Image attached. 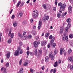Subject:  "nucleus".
I'll return each instance as SVG.
<instances>
[{"mask_svg":"<svg viewBox=\"0 0 73 73\" xmlns=\"http://www.w3.org/2000/svg\"><path fill=\"white\" fill-rule=\"evenodd\" d=\"M23 53V51L21 50V47L19 46L17 48V50L14 53L15 56H18L19 54H21Z\"/></svg>","mask_w":73,"mask_h":73,"instance_id":"obj_1","label":"nucleus"},{"mask_svg":"<svg viewBox=\"0 0 73 73\" xmlns=\"http://www.w3.org/2000/svg\"><path fill=\"white\" fill-rule=\"evenodd\" d=\"M38 11L36 10H34L33 12L32 16L33 17L36 19L38 17Z\"/></svg>","mask_w":73,"mask_h":73,"instance_id":"obj_2","label":"nucleus"},{"mask_svg":"<svg viewBox=\"0 0 73 73\" xmlns=\"http://www.w3.org/2000/svg\"><path fill=\"white\" fill-rule=\"evenodd\" d=\"M63 34H64L62 36V39L63 41H68V36H66V33L64 32Z\"/></svg>","mask_w":73,"mask_h":73,"instance_id":"obj_3","label":"nucleus"},{"mask_svg":"<svg viewBox=\"0 0 73 73\" xmlns=\"http://www.w3.org/2000/svg\"><path fill=\"white\" fill-rule=\"evenodd\" d=\"M58 5L60 7V8L62 11H64L65 9V6L64 4H62L61 2H60L58 4Z\"/></svg>","mask_w":73,"mask_h":73,"instance_id":"obj_4","label":"nucleus"},{"mask_svg":"<svg viewBox=\"0 0 73 73\" xmlns=\"http://www.w3.org/2000/svg\"><path fill=\"white\" fill-rule=\"evenodd\" d=\"M49 39H51L50 40V42L51 43V44L52 43H53L54 40H55V37H53L52 35H50L49 36Z\"/></svg>","mask_w":73,"mask_h":73,"instance_id":"obj_5","label":"nucleus"},{"mask_svg":"<svg viewBox=\"0 0 73 73\" xmlns=\"http://www.w3.org/2000/svg\"><path fill=\"white\" fill-rule=\"evenodd\" d=\"M38 52V54L37 55V57L38 58H39L41 56L42 53V50H39Z\"/></svg>","mask_w":73,"mask_h":73,"instance_id":"obj_6","label":"nucleus"},{"mask_svg":"<svg viewBox=\"0 0 73 73\" xmlns=\"http://www.w3.org/2000/svg\"><path fill=\"white\" fill-rule=\"evenodd\" d=\"M39 44H40L38 42L36 41H35L34 43V45L35 48H37Z\"/></svg>","mask_w":73,"mask_h":73,"instance_id":"obj_7","label":"nucleus"},{"mask_svg":"<svg viewBox=\"0 0 73 73\" xmlns=\"http://www.w3.org/2000/svg\"><path fill=\"white\" fill-rule=\"evenodd\" d=\"M47 44V41H44L43 42H41V46H45V45H46Z\"/></svg>","mask_w":73,"mask_h":73,"instance_id":"obj_8","label":"nucleus"},{"mask_svg":"<svg viewBox=\"0 0 73 73\" xmlns=\"http://www.w3.org/2000/svg\"><path fill=\"white\" fill-rule=\"evenodd\" d=\"M67 68L68 69L70 68L71 70H73V66L72 65L71 66V65H70V64H68Z\"/></svg>","mask_w":73,"mask_h":73,"instance_id":"obj_9","label":"nucleus"},{"mask_svg":"<svg viewBox=\"0 0 73 73\" xmlns=\"http://www.w3.org/2000/svg\"><path fill=\"white\" fill-rule=\"evenodd\" d=\"M41 24H42V22L41 20H40L39 21V25L38 26V29H40L41 27Z\"/></svg>","mask_w":73,"mask_h":73,"instance_id":"obj_10","label":"nucleus"},{"mask_svg":"<svg viewBox=\"0 0 73 73\" xmlns=\"http://www.w3.org/2000/svg\"><path fill=\"white\" fill-rule=\"evenodd\" d=\"M49 57L51 58V60H54V57L53 56L52 54H50L49 55Z\"/></svg>","mask_w":73,"mask_h":73,"instance_id":"obj_11","label":"nucleus"},{"mask_svg":"<svg viewBox=\"0 0 73 73\" xmlns=\"http://www.w3.org/2000/svg\"><path fill=\"white\" fill-rule=\"evenodd\" d=\"M34 54L35 55H37V49H35L33 50Z\"/></svg>","mask_w":73,"mask_h":73,"instance_id":"obj_12","label":"nucleus"},{"mask_svg":"<svg viewBox=\"0 0 73 73\" xmlns=\"http://www.w3.org/2000/svg\"><path fill=\"white\" fill-rule=\"evenodd\" d=\"M49 17L47 16H46L45 18H43V21H44V22H45L46 20H48L49 19Z\"/></svg>","mask_w":73,"mask_h":73,"instance_id":"obj_13","label":"nucleus"},{"mask_svg":"<svg viewBox=\"0 0 73 73\" xmlns=\"http://www.w3.org/2000/svg\"><path fill=\"white\" fill-rule=\"evenodd\" d=\"M68 61H70L71 62H73V57H70L68 59Z\"/></svg>","mask_w":73,"mask_h":73,"instance_id":"obj_14","label":"nucleus"},{"mask_svg":"<svg viewBox=\"0 0 73 73\" xmlns=\"http://www.w3.org/2000/svg\"><path fill=\"white\" fill-rule=\"evenodd\" d=\"M65 50H64V48H61L60 49V54L61 55L62 54V52H64Z\"/></svg>","mask_w":73,"mask_h":73,"instance_id":"obj_15","label":"nucleus"},{"mask_svg":"<svg viewBox=\"0 0 73 73\" xmlns=\"http://www.w3.org/2000/svg\"><path fill=\"white\" fill-rule=\"evenodd\" d=\"M68 12L70 13L72 12V6H70L68 7Z\"/></svg>","mask_w":73,"mask_h":73,"instance_id":"obj_16","label":"nucleus"},{"mask_svg":"<svg viewBox=\"0 0 73 73\" xmlns=\"http://www.w3.org/2000/svg\"><path fill=\"white\" fill-rule=\"evenodd\" d=\"M63 31L64 28H63V27H61L60 29L59 33H62L63 32Z\"/></svg>","mask_w":73,"mask_h":73,"instance_id":"obj_17","label":"nucleus"},{"mask_svg":"<svg viewBox=\"0 0 73 73\" xmlns=\"http://www.w3.org/2000/svg\"><path fill=\"white\" fill-rule=\"evenodd\" d=\"M11 54H10V52H8L6 54V57L7 58H9L10 57V55Z\"/></svg>","mask_w":73,"mask_h":73,"instance_id":"obj_18","label":"nucleus"},{"mask_svg":"<svg viewBox=\"0 0 73 73\" xmlns=\"http://www.w3.org/2000/svg\"><path fill=\"white\" fill-rule=\"evenodd\" d=\"M57 52H58V51L57 50V49L55 48L54 50V54H55V55H56L57 53Z\"/></svg>","mask_w":73,"mask_h":73,"instance_id":"obj_19","label":"nucleus"},{"mask_svg":"<svg viewBox=\"0 0 73 73\" xmlns=\"http://www.w3.org/2000/svg\"><path fill=\"white\" fill-rule=\"evenodd\" d=\"M31 33L33 35H36V31L35 30H33L31 32Z\"/></svg>","mask_w":73,"mask_h":73,"instance_id":"obj_20","label":"nucleus"},{"mask_svg":"<svg viewBox=\"0 0 73 73\" xmlns=\"http://www.w3.org/2000/svg\"><path fill=\"white\" fill-rule=\"evenodd\" d=\"M45 61L46 62H47L49 61V57L48 56H46L45 58Z\"/></svg>","mask_w":73,"mask_h":73,"instance_id":"obj_21","label":"nucleus"},{"mask_svg":"<svg viewBox=\"0 0 73 73\" xmlns=\"http://www.w3.org/2000/svg\"><path fill=\"white\" fill-rule=\"evenodd\" d=\"M72 49L70 48H69L68 51V54H70L71 53H72Z\"/></svg>","mask_w":73,"mask_h":73,"instance_id":"obj_22","label":"nucleus"},{"mask_svg":"<svg viewBox=\"0 0 73 73\" xmlns=\"http://www.w3.org/2000/svg\"><path fill=\"white\" fill-rule=\"evenodd\" d=\"M19 72L20 73H23L24 72V70L22 68H20L19 69Z\"/></svg>","mask_w":73,"mask_h":73,"instance_id":"obj_23","label":"nucleus"},{"mask_svg":"<svg viewBox=\"0 0 73 73\" xmlns=\"http://www.w3.org/2000/svg\"><path fill=\"white\" fill-rule=\"evenodd\" d=\"M13 25L14 27H16L17 25V22L16 21H15L13 23Z\"/></svg>","mask_w":73,"mask_h":73,"instance_id":"obj_24","label":"nucleus"},{"mask_svg":"<svg viewBox=\"0 0 73 73\" xmlns=\"http://www.w3.org/2000/svg\"><path fill=\"white\" fill-rule=\"evenodd\" d=\"M52 48H55V47L56 46V43H53V44H52Z\"/></svg>","mask_w":73,"mask_h":73,"instance_id":"obj_25","label":"nucleus"},{"mask_svg":"<svg viewBox=\"0 0 73 73\" xmlns=\"http://www.w3.org/2000/svg\"><path fill=\"white\" fill-rule=\"evenodd\" d=\"M32 37L31 35H29L27 37V38H28V39H30V38H32Z\"/></svg>","mask_w":73,"mask_h":73,"instance_id":"obj_26","label":"nucleus"},{"mask_svg":"<svg viewBox=\"0 0 73 73\" xmlns=\"http://www.w3.org/2000/svg\"><path fill=\"white\" fill-rule=\"evenodd\" d=\"M27 38V36H24V35H23L22 36V38L23 40H26V38Z\"/></svg>","mask_w":73,"mask_h":73,"instance_id":"obj_27","label":"nucleus"},{"mask_svg":"<svg viewBox=\"0 0 73 73\" xmlns=\"http://www.w3.org/2000/svg\"><path fill=\"white\" fill-rule=\"evenodd\" d=\"M57 65H58V64H57V62L56 61L54 64V67H57Z\"/></svg>","mask_w":73,"mask_h":73,"instance_id":"obj_28","label":"nucleus"},{"mask_svg":"<svg viewBox=\"0 0 73 73\" xmlns=\"http://www.w3.org/2000/svg\"><path fill=\"white\" fill-rule=\"evenodd\" d=\"M21 3V1H19V2L17 3V5L16 7H19V6L20 5V4Z\"/></svg>","mask_w":73,"mask_h":73,"instance_id":"obj_29","label":"nucleus"},{"mask_svg":"<svg viewBox=\"0 0 73 73\" xmlns=\"http://www.w3.org/2000/svg\"><path fill=\"white\" fill-rule=\"evenodd\" d=\"M69 37L70 38H73V35L72 34H70L69 35Z\"/></svg>","mask_w":73,"mask_h":73,"instance_id":"obj_30","label":"nucleus"},{"mask_svg":"<svg viewBox=\"0 0 73 73\" xmlns=\"http://www.w3.org/2000/svg\"><path fill=\"white\" fill-rule=\"evenodd\" d=\"M70 27H71V24L70 23H68L67 25V27H68V28H69Z\"/></svg>","mask_w":73,"mask_h":73,"instance_id":"obj_31","label":"nucleus"},{"mask_svg":"<svg viewBox=\"0 0 73 73\" xmlns=\"http://www.w3.org/2000/svg\"><path fill=\"white\" fill-rule=\"evenodd\" d=\"M11 33H12V30L11 29L10 30V31L9 32V33L8 34V36H9L10 35H11Z\"/></svg>","mask_w":73,"mask_h":73,"instance_id":"obj_32","label":"nucleus"},{"mask_svg":"<svg viewBox=\"0 0 73 73\" xmlns=\"http://www.w3.org/2000/svg\"><path fill=\"white\" fill-rule=\"evenodd\" d=\"M11 42H12L11 39H9L7 41L8 44H11Z\"/></svg>","mask_w":73,"mask_h":73,"instance_id":"obj_33","label":"nucleus"},{"mask_svg":"<svg viewBox=\"0 0 73 73\" xmlns=\"http://www.w3.org/2000/svg\"><path fill=\"white\" fill-rule=\"evenodd\" d=\"M66 21L67 23H70L71 21V19L70 18H68Z\"/></svg>","mask_w":73,"mask_h":73,"instance_id":"obj_34","label":"nucleus"},{"mask_svg":"<svg viewBox=\"0 0 73 73\" xmlns=\"http://www.w3.org/2000/svg\"><path fill=\"white\" fill-rule=\"evenodd\" d=\"M30 71L31 73H33L34 72V70H33L32 68H30Z\"/></svg>","mask_w":73,"mask_h":73,"instance_id":"obj_35","label":"nucleus"},{"mask_svg":"<svg viewBox=\"0 0 73 73\" xmlns=\"http://www.w3.org/2000/svg\"><path fill=\"white\" fill-rule=\"evenodd\" d=\"M14 35V34L12 33L10 35V37L11 38H13V36Z\"/></svg>","mask_w":73,"mask_h":73,"instance_id":"obj_36","label":"nucleus"},{"mask_svg":"<svg viewBox=\"0 0 73 73\" xmlns=\"http://www.w3.org/2000/svg\"><path fill=\"white\" fill-rule=\"evenodd\" d=\"M68 28H69L67 27L64 29L66 32H68Z\"/></svg>","mask_w":73,"mask_h":73,"instance_id":"obj_37","label":"nucleus"},{"mask_svg":"<svg viewBox=\"0 0 73 73\" xmlns=\"http://www.w3.org/2000/svg\"><path fill=\"white\" fill-rule=\"evenodd\" d=\"M45 37H48L49 36V33H48L45 34Z\"/></svg>","mask_w":73,"mask_h":73,"instance_id":"obj_38","label":"nucleus"},{"mask_svg":"<svg viewBox=\"0 0 73 73\" xmlns=\"http://www.w3.org/2000/svg\"><path fill=\"white\" fill-rule=\"evenodd\" d=\"M43 7L44 8V9H46V5L44 4H43Z\"/></svg>","mask_w":73,"mask_h":73,"instance_id":"obj_39","label":"nucleus"},{"mask_svg":"<svg viewBox=\"0 0 73 73\" xmlns=\"http://www.w3.org/2000/svg\"><path fill=\"white\" fill-rule=\"evenodd\" d=\"M28 62H25L23 64V66H27L28 65Z\"/></svg>","mask_w":73,"mask_h":73,"instance_id":"obj_40","label":"nucleus"},{"mask_svg":"<svg viewBox=\"0 0 73 73\" xmlns=\"http://www.w3.org/2000/svg\"><path fill=\"white\" fill-rule=\"evenodd\" d=\"M57 16L58 18H60L61 16V14L60 13H58L57 14Z\"/></svg>","mask_w":73,"mask_h":73,"instance_id":"obj_41","label":"nucleus"},{"mask_svg":"<svg viewBox=\"0 0 73 73\" xmlns=\"http://www.w3.org/2000/svg\"><path fill=\"white\" fill-rule=\"evenodd\" d=\"M2 36V33H0V42L1 41V37Z\"/></svg>","mask_w":73,"mask_h":73,"instance_id":"obj_42","label":"nucleus"},{"mask_svg":"<svg viewBox=\"0 0 73 73\" xmlns=\"http://www.w3.org/2000/svg\"><path fill=\"white\" fill-rule=\"evenodd\" d=\"M9 65V63L8 62H7L5 66L6 67H8Z\"/></svg>","mask_w":73,"mask_h":73,"instance_id":"obj_43","label":"nucleus"},{"mask_svg":"<svg viewBox=\"0 0 73 73\" xmlns=\"http://www.w3.org/2000/svg\"><path fill=\"white\" fill-rule=\"evenodd\" d=\"M2 73H7V70L6 68H5L4 69V70L3 71Z\"/></svg>","mask_w":73,"mask_h":73,"instance_id":"obj_44","label":"nucleus"},{"mask_svg":"<svg viewBox=\"0 0 73 73\" xmlns=\"http://www.w3.org/2000/svg\"><path fill=\"white\" fill-rule=\"evenodd\" d=\"M42 70H44V69H45V66H43L41 67V68Z\"/></svg>","mask_w":73,"mask_h":73,"instance_id":"obj_45","label":"nucleus"},{"mask_svg":"<svg viewBox=\"0 0 73 73\" xmlns=\"http://www.w3.org/2000/svg\"><path fill=\"white\" fill-rule=\"evenodd\" d=\"M66 14H67V12H66L64 14L62 15V17H64L65 16V15H66Z\"/></svg>","mask_w":73,"mask_h":73,"instance_id":"obj_46","label":"nucleus"},{"mask_svg":"<svg viewBox=\"0 0 73 73\" xmlns=\"http://www.w3.org/2000/svg\"><path fill=\"white\" fill-rule=\"evenodd\" d=\"M21 63H22V59H21L19 61V65H21Z\"/></svg>","mask_w":73,"mask_h":73,"instance_id":"obj_47","label":"nucleus"},{"mask_svg":"<svg viewBox=\"0 0 73 73\" xmlns=\"http://www.w3.org/2000/svg\"><path fill=\"white\" fill-rule=\"evenodd\" d=\"M19 15L20 17H21V16H22V15H23V13H22L21 12H20L19 13Z\"/></svg>","mask_w":73,"mask_h":73,"instance_id":"obj_48","label":"nucleus"},{"mask_svg":"<svg viewBox=\"0 0 73 73\" xmlns=\"http://www.w3.org/2000/svg\"><path fill=\"white\" fill-rule=\"evenodd\" d=\"M12 19H15V15H12L11 17Z\"/></svg>","mask_w":73,"mask_h":73,"instance_id":"obj_49","label":"nucleus"},{"mask_svg":"<svg viewBox=\"0 0 73 73\" xmlns=\"http://www.w3.org/2000/svg\"><path fill=\"white\" fill-rule=\"evenodd\" d=\"M18 36H19V37H20L21 36V35L20 34V33H18Z\"/></svg>","mask_w":73,"mask_h":73,"instance_id":"obj_50","label":"nucleus"},{"mask_svg":"<svg viewBox=\"0 0 73 73\" xmlns=\"http://www.w3.org/2000/svg\"><path fill=\"white\" fill-rule=\"evenodd\" d=\"M19 45L20 46H22L23 45V43L21 42H19Z\"/></svg>","mask_w":73,"mask_h":73,"instance_id":"obj_51","label":"nucleus"},{"mask_svg":"<svg viewBox=\"0 0 73 73\" xmlns=\"http://www.w3.org/2000/svg\"><path fill=\"white\" fill-rule=\"evenodd\" d=\"M26 33H27V31H23V36H24V35H25V34Z\"/></svg>","mask_w":73,"mask_h":73,"instance_id":"obj_52","label":"nucleus"},{"mask_svg":"<svg viewBox=\"0 0 73 73\" xmlns=\"http://www.w3.org/2000/svg\"><path fill=\"white\" fill-rule=\"evenodd\" d=\"M4 69H6V68H4V67H2L1 68V71H3V70H4Z\"/></svg>","mask_w":73,"mask_h":73,"instance_id":"obj_53","label":"nucleus"},{"mask_svg":"<svg viewBox=\"0 0 73 73\" xmlns=\"http://www.w3.org/2000/svg\"><path fill=\"white\" fill-rule=\"evenodd\" d=\"M27 23V22L25 21H24L22 22V24H26Z\"/></svg>","mask_w":73,"mask_h":73,"instance_id":"obj_54","label":"nucleus"},{"mask_svg":"<svg viewBox=\"0 0 73 73\" xmlns=\"http://www.w3.org/2000/svg\"><path fill=\"white\" fill-rule=\"evenodd\" d=\"M61 63V60H59L58 61V63L59 64H60Z\"/></svg>","mask_w":73,"mask_h":73,"instance_id":"obj_55","label":"nucleus"},{"mask_svg":"<svg viewBox=\"0 0 73 73\" xmlns=\"http://www.w3.org/2000/svg\"><path fill=\"white\" fill-rule=\"evenodd\" d=\"M50 44H48L47 45L48 48H50Z\"/></svg>","mask_w":73,"mask_h":73,"instance_id":"obj_56","label":"nucleus"},{"mask_svg":"<svg viewBox=\"0 0 73 73\" xmlns=\"http://www.w3.org/2000/svg\"><path fill=\"white\" fill-rule=\"evenodd\" d=\"M26 53L27 56H29V51H27V52Z\"/></svg>","mask_w":73,"mask_h":73,"instance_id":"obj_57","label":"nucleus"},{"mask_svg":"<svg viewBox=\"0 0 73 73\" xmlns=\"http://www.w3.org/2000/svg\"><path fill=\"white\" fill-rule=\"evenodd\" d=\"M30 21L31 23H33V19H31Z\"/></svg>","mask_w":73,"mask_h":73,"instance_id":"obj_58","label":"nucleus"},{"mask_svg":"<svg viewBox=\"0 0 73 73\" xmlns=\"http://www.w3.org/2000/svg\"><path fill=\"white\" fill-rule=\"evenodd\" d=\"M4 62V59H2L1 60V63H2Z\"/></svg>","mask_w":73,"mask_h":73,"instance_id":"obj_59","label":"nucleus"},{"mask_svg":"<svg viewBox=\"0 0 73 73\" xmlns=\"http://www.w3.org/2000/svg\"><path fill=\"white\" fill-rule=\"evenodd\" d=\"M71 3H73V0H69Z\"/></svg>","mask_w":73,"mask_h":73,"instance_id":"obj_60","label":"nucleus"},{"mask_svg":"<svg viewBox=\"0 0 73 73\" xmlns=\"http://www.w3.org/2000/svg\"><path fill=\"white\" fill-rule=\"evenodd\" d=\"M56 69H54V70H53V73H56Z\"/></svg>","mask_w":73,"mask_h":73,"instance_id":"obj_61","label":"nucleus"},{"mask_svg":"<svg viewBox=\"0 0 73 73\" xmlns=\"http://www.w3.org/2000/svg\"><path fill=\"white\" fill-rule=\"evenodd\" d=\"M33 29H36V25H34L33 26Z\"/></svg>","mask_w":73,"mask_h":73,"instance_id":"obj_62","label":"nucleus"},{"mask_svg":"<svg viewBox=\"0 0 73 73\" xmlns=\"http://www.w3.org/2000/svg\"><path fill=\"white\" fill-rule=\"evenodd\" d=\"M59 12L60 13H62V10L60 9L59 10Z\"/></svg>","mask_w":73,"mask_h":73,"instance_id":"obj_63","label":"nucleus"},{"mask_svg":"<svg viewBox=\"0 0 73 73\" xmlns=\"http://www.w3.org/2000/svg\"><path fill=\"white\" fill-rule=\"evenodd\" d=\"M53 10H54V11H56V8L55 7H53Z\"/></svg>","mask_w":73,"mask_h":73,"instance_id":"obj_64","label":"nucleus"}]
</instances>
